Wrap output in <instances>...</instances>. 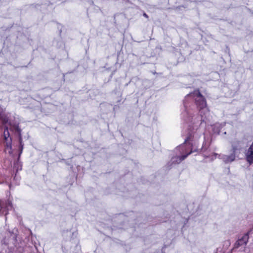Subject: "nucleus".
<instances>
[{"label": "nucleus", "mask_w": 253, "mask_h": 253, "mask_svg": "<svg viewBox=\"0 0 253 253\" xmlns=\"http://www.w3.org/2000/svg\"><path fill=\"white\" fill-rule=\"evenodd\" d=\"M191 95L194 98L196 105L199 110V115L192 117L191 122L195 125L200 124V128L192 131L185 140L184 144L179 147L181 153H185L186 154L182 155L180 157H173L171 159L172 163L178 164L191 153L199 150L198 141L204 134L205 124L210 115L206 100L199 91H194Z\"/></svg>", "instance_id": "obj_1"}, {"label": "nucleus", "mask_w": 253, "mask_h": 253, "mask_svg": "<svg viewBox=\"0 0 253 253\" xmlns=\"http://www.w3.org/2000/svg\"><path fill=\"white\" fill-rule=\"evenodd\" d=\"M0 120L1 121L2 124L5 125V129L3 132V137L4 139V147L5 152L8 153L10 155L12 154V151L11 148V138L9 137V133L8 130L7 126H10V129L15 130L18 132H20V130L18 126L16 124H12L9 121L8 118L4 113L3 108L0 107Z\"/></svg>", "instance_id": "obj_2"}, {"label": "nucleus", "mask_w": 253, "mask_h": 253, "mask_svg": "<svg viewBox=\"0 0 253 253\" xmlns=\"http://www.w3.org/2000/svg\"><path fill=\"white\" fill-rule=\"evenodd\" d=\"M65 241L62 243V249L66 253H74L79 249V240L77 238V233L71 231H64L62 234Z\"/></svg>", "instance_id": "obj_3"}, {"label": "nucleus", "mask_w": 253, "mask_h": 253, "mask_svg": "<svg viewBox=\"0 0 253 253\" xmlns=\"http://www.w3.org/2000/svg\"><path fill=\"white\" fill-rule=\"evenodd\" d=\"M249 240V236L247 234L243 235L241 238L238 239L234 244V249H239L240 251H245V246H246Z\"/></svg>", "instance_id": "obj_4"}, {"label": "nucleus", "mask_w": 253, "mask_h": 253, "mask_svg": "<svg viewBox=\"0 0 253 253\" xmlns=\"http://www.w3.org/2000/svg\"><path fill=\"white\" fill-rule=\"evenodd\" d=\"M245 156L246 160L248 163L250 164L253 163V141L245 153Z\"/></svg>", "instance_id": "obj_5"}, {"label": "nucleus", "mask_w": 253, "mask_h": 253, "mask_svg": "<svg viewBox=\"0 0 253 253\" xmlns=\"http://www.w3.org/2000/svg\"><path fill=\"white\" fill-rule=\"evenodd\" d=\"M236 153H234L233 151L230 155H223L221 156V159L226 164L231 163L235 160V154Z\"/></svg>", "instance_id": "obj_6"}, {"label": "nucleus", "mask_w": 253, "mask_h": 253, "mask_svg": "<svg viewBox=\"0 0 253 253\" xmlns=\"http://www.w3.org/2000/svg\"><path fill=\"white\" fill-rule=\"evenodd\" d=\"M0 212H3V210H10L12 208L11 202L9 201L4 203L3 201L0 200Z\"/></svg>", "instance_id": "obj_7"}, {"label": "nucleus", "mask_w": 253, "mask_h": 253, "mask_svg": "<svg viewBox=\"0 0 253 253\" xmlns=\"http://www.w3.org/2000/svg\"><path fill=\"white\" fill-rule=\"evenodd\" d=\"M243 146V143L240 141H235L232 144V151L234 153H237V151L240 150Z\"/></svg>", "instance_id": "obj_8"}, {"label": "nucleus", "mask_w": 253, "mask_h": 253, "mask_svg": "<svg viewBox=\"0 0 253 253\" xmlns=\"http://www.w3.org/2000/svg\"><path fill=\"white\" fill-rule=\"evenodd\" d=\"M221 128V125L219 124H216L214 126L213 131L214 133H218L220 131V129Z\"/></svg>", "instance_id": "obj_9"}, {"label": "nucleus", "mask_w": 253, "mask_h": 253, "mask_svg": "<svg viewBox=\"0 0 253 253\" xmlns=\"http://www.w3.org/2000/svg\"><path fill=\"white\" fill-rule=\"evenodd\" d=\"M144 16L146 17H147V15L145 13L144 14Z\"/></svg>", "instance_id": "obj_10"}]
</instances>
